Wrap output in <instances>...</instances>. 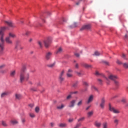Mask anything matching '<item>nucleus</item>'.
Returning <instances> with one entry per match:
<instances>
[{
	"mask_svg": "<svg viewBox=\"0 0 128 128\" xmlns=\"http://www.w3.org/2000/svg\"><path fill=\"white\" fill-rule=\"evenodd\" d=\"M76 68H80V66L78 65V64L76 63L75 65Z\"/></svg>",
	"mask_w": 128,
	"mask_h": 128,
	"instance_id": "53",
	"label": "nucleus"
},
{
	"mask_svg": "<svg viewBox=\"0 0 128 128\" xmlns=\"http://www.w3.org/2000/svg\"><path fill=\"white\" fill-rule=\"evenodd\" d=\"M106 104V98H102L101 99V102L100 103V108L104 110V104Z\"/></svg>",
	"mask_w": 128,
	"mask_h": 128,
	"instance_id": "7",
	"label": "nucleus"
},
{
	"mask_svg": "<svg viewBox=\"0 0 128 128\" xmlns=\"http://www.w3.org/2000/svg\"><path fill=\"white\" fill-rule=\"evenodd\" d=\"M76 26H78V23L74 22L71 26H70V28H76Z\"/></svg>",
	"mask_w": 128,
	"mask_h": 128,
	"instance_id": "31",
	"label": "nucleus"
},
{
	"mask_svg": "<svg viewBox=\"0 0 128 128\" xmlns=\"http://www.w3.org/2000/svg\"><path fill=\"white\" fill-rule=\"evenodd\" d=\"M66 76L68 78H72V74L70 73H67Z\"/></svg>",
	"mask_w": 128,
	"mask_h": 128,
	"instance_id": "41",
	"label": "nucleus"
},
{
	"mask_svg": "<svg viewBox=\"0 0 128 128\" xmlns=\"http://www.w3.org/2000/svg\"><path fill=\"white\" fill-rule=\"evenodd\" d=\"M123 66L124 68H128V64L127 63H124L123 64Z\"/></svg>",
	"mask_w": 128,
	"mask_h": 128,
	"instance_id": "36",
	"label": "nucleus"
},
{
	"mask_svg": "<svg viewBox=\"0 0 128 128\" xmlns=\"http://www.w3.org/2000/svg\"><path fill=\"white\" fill-rule=\"evenodd\" d=\"M122 58H126V54H122Z\"/></svg>",
	"mask_w": 128,
	"mask_h": 128,
	"instance_id": "63",
	"label": "nucleus"
},
{
	"mask_svg": "<svg viewBox=\"0 0 128 128\" xmlns=\"http://www.w3.org/2000/svg\"><path fill=\"white\" fill-rule=\"evenodd\" d=\"M82 0H80L78 1V2H77L76 3V6H78L79 4H80V2H82Z\"/></svg>",
	"mask_w": 128,
	"mask_h": 128,
	"instance_id": "60",
	"label": "nucleus"
},
{
	"mask_svg": "<svg viewBox=\"0 0 128 128\" xmlns=\"http://www.w3.org/2000/svg\"><path fill=\"white\" fill-rule=\"evenodd\" d=\"M50 44H52V38H48L44 41V44L45 48H48V46H50Z\"/></svg>",
	"mask_w": 128,
	"mask_h": 128,
	"instance_id": "4",
	"label": "nucleus"
},
{
	"mask_svg": "<svg viewBox=\"0 0 128 128\" xmlns=\"http://www.w3.org/2000/svg\"><path fill=\"white\" fill-rule=\"evenodd\" d=\"M94 126L98 128H100L102 126V123L100 122H98V121H96L94 123Z\"/></svg>",
	"mask_w": 128,
	"mask_h": 128,
	"instance_id": "16",
	"label": "nucleus"
},
{
	"mask_svg": "<svg viewBox=\"0 0 128 128\" xmlns=\"http://www.w3.org/2000/svg\"><path fill=\"white\" fill-rule=\"evenodd\" d=\"M78 82L74 83L72 85L73 88H76L78 86Z\"/></svg>",
	"mask_w": 128,
	"mask_h": 128,
	"instance_id": "39",
	"label": "nucleus"
},
{
	"mask_svg": "<svg viewBox=\"0 0 128 128\" xmlns=\"http://www.w3.org/2000/svg\"><path fill=\"white\" fill-rule=\"evenodd\" d=\"M16 100H22V96L20 94H16L15 95Z\"/></svg>",
	"mask_w": 128,
	"mask_h": 128,
	"instance_id": "21",
	"label": "nucleus"
},
{
	"mask_svg": "<svg viewBox=\"0 0 128 128\" xmlns=\"http://www.w3.org/2000/svg\"><path fill=\"white\" fill-rule=\"evenodd\" d=\"M20 50H24V48L22 46H20Z\"/></svg>",
	"mask_w": 128,
	"mask_h": 128,
	"instance_id": "55",
	"label": "nucleus"
},
{
	"mask_svg": "<svg viewBox=\"0 0 128 128\" xmlns=\"http://www.w3.org/2000/svg\"><path fill=\"white\" fill-rule=\"evenodd\" d=\"M50 126H54V122L50 123Z\"/></svg>",
	"mask_w": 128,
	"mask_h": 128,
	"instance_id": "64",
	"label": "nucleus"
},
{
	"mask_svg": "<svg viewBox=\"0 0 128 128\" xmlns=\"http://www.w3.org/2000/svg\"><path fill=\"white\" fill-rule=\"evenodd\" d=\"M69 122H74V118H70L68 120Z\"/></svg>",
	"mask_w": 128,
	"mask_h": 128,
	"instance_id": "59",
	"label": "nucleus"
},
{
	"mask_svg": "<svg viewBox=\"0 0 128 128\" xmlns=\"http://www.w3.org/2000/svg\"><path fill=\"white\" fill-rule=\"evenodd\" d=\"M65 106H66V105H64L63 104H60L56 106V108L58 110H64Z\"/></svg>",
	"mask_w": 128,
	"mask_h": 128,
	"instance_id": "9",
	"label": "nucleus"
},
{
	"mask_svg": "<svg viewBox=\"0 0 128 128\" xmlns=\"http://www.w3.org/2000/svg\"><path fill=\"white\" fill-rule=\"evenodd\" d=\"M113 120L116 126H118V122H120V120H118V118L116 116H114L113 117Z\"/></svg>",
	"mask_w": 128,
	"mask_h": 128,
	"instance_id": "12",
	"label": "nucleus"
},
{
	"mask_svg": "<svg viewBox=\"0 0 128 128\" xmlns=\"http://www.w3.org/2000/svg\"><path fill=\"white\" fill-rule=\"evenodd\" d=\"M109 110L110 112H112L114 114H120V110L114 108L110 104H109Z\"/></svg>",
	"mask_w": 128,
	"mask_h": 128,
	"instance_id": "5",
	"label": "nucleus"
},
{
	"mask_svg": "<svg viewBox=\"0 0 128 128\" xmlns=\"http://www.w3.org/2000/svg\"><path fill=\"white\" fill-rule=\"evenodd\" d=\"M35 112H40V107L37 106L35 108Z\"/></svg>",
	"mask_w": 128,
	"mask_h": 128,
	"instance_id": "38",
	"label": "nucleus"
},
{
	"mask_svg": "<svg viewBox=\"0 0 128 128\" xmlns=\"http://www.w3.org/2000/svg\"><path fill=\"white\" fill-rule=\"evenodd\" d=\"M0 72V74H6V70H2Z\"/></svg>",
	"mask_w": 128,
	"mask_h": 128,
	"instance_id": "51",
	"label": "nucleus"
},
{
	"mask_svg": "<svg viewBox=\"0 0 128 128\" xmlns=\"http://www.w3.org/2000/svg\"><path fill=\"white\" fill-rule=\"evenodd\" d=\"M86 30V27L84 26H82V28L80 29V32H82V30Z\"/></svg>",
	"mask_w": 128,
	"mask_h": 128,
	"instance_id": "46",
	"label": "nucleus"
},
{
	"mask_svg": "<svg viewBox=\"0 0 128 128\" xmlns=\"http://www.w3.org/2000/svg\"><path fill=\"white\" fill-rule=\"evenodd\" d=\"M78 91H76V92H70V94H78Z\"/></svg>",
	"mask_w": 128,
	"mask_h": 128,
	"instance_id": "52",
	"label": "nucleus"
},
{
	"mask_svg": "<svg viewBox=\"0 0 128 128\" xmlns=\"http://www.w3.org/2000/svg\"><path fill=\"white\" fill-rule=\"evenodd\" d=\"M28 34H30V32L28 31L26 32L25 33V36H28Z\"/></svg>",
	"mask_w": 128,
	"mask_h": 128,
	"instance_id": "57",
	"label": "nucleus"
},
{
	"mask_svg": "<svg viewBox=\"0 0 128 128\" xmlns=\"http://www.w3.org/2000/svg\"><path fill=\"white\" fill-rule=\"evenodd\" d=\"M81 126H82V124L78 123V124H76V125L75 126L74 128H80Z\"/></svg>",
	"mask_w": 128,
	"mask_h": 128,
	"instance_id": "34",
	"label": "nucleus"
},
{
	"mask_svg": "<svg viewBox=\"0 0 128 128\" xmlns=\"http://www.w3.org/2000/svg\"><path fill=\"white\" fill-rule=\"evenodd\" d=\"M98 82L100 84H102V83L104 82V81L100 78H98Z\"/></svg>",
	"mask_w": 128,
	"mask_h": 128,
	"instance_id": "35",
	"label": "nucleus"
},
{
	"mask_svg": "<svg viewBox=\"0 0 128 128\" xmlns=\"http://www.w3.org/2000/svg\"><path fill=\"white\" fill-rule=\"evenodd\" d=\"M92 90H95V92H98V88L96 87V86H92Z\"/></svg>",
	"mask_w": 128,
	"mask_h": 128,
	"instance_id": "24",
	"label": "nucleus"
},
{
	"mask_svg": "<svg viewBox=\"0 0 128 128\" xmlns=\"http://www.w3.org/2000/svg\"><path fill=\"white\" fill-rule=\"evenodd\" d=\"M38 44L40 46V48H42V42L38 41Z\"/></svg>",
	"mask_w": 128,
	"mask_h": 128,
	"instance_id": "43",
	"label": "nucleus"
},
{
	"mask_svg": "<svg viewBox=\"0 0 128 128\" xmlns=\"http://www.w3.org/2000/svg\"><path fill=\"white\" fill-rule=\"evenodd\" d=\"M92 100H94V96L91 95L89 96L88 100L87 101V104H90V102H92Z\"/></svg>",
	"mask_w": 128,
	"mask_h": 128,
	"instance_id": "14",
	"label": "nucleus"
},
{
	"mask_svg": "<svg viewBox=\"0 0 128 128\" xmlns=\"http://www.w3.org/2000/svg\"><path fill=\"white\" fill-rule=\"evenodd\" d=\"M82 66H84V68H92V66L86 63H84L82 64Z\"/></svg>",
	"mask_w": 128,
	"mask_h": 128,
	"instance_id": "19",
	"label": "nucleus"
},
{
	"mask_svg": "<svg viewBox=\"0 0 128 128\" xmlns=\"http://www.w3.org/2000/svg\"><path fill=\"white\" fill-rule=\"evenodd\" d=\"M104 64H106V66H110V62H108L104 61Z\"/></svg>",
	"mask_w": 128,
	"mask_h": 128,
	"instance_id": "45",
	"label": "nucleus"
},
{
	"mask_svg": "<svg viewBox=\"0 0 128 128\" xmlns=\"http://www.w3.org/2000/svg\"><path fill=\"white\" fill-rule=\"evenodd\" d=\"M102 128H108V122H105L102 124Z\"/></svg>",
	"mask_w": 128,
	"mask_h": 128,
	"instance_id": "33",
	"label": "nucleus"
},
{
	"mask_svg": "<svg viewBox=\"0 0 128 128\" xmlns=\"http://www.w3.org/2000/svg\"><path fill=\"white\" fill-rule=\"evenodd\" d=\"M84 117H82L78 120V122H83V120H84Z\"/></svg>",
	"mask_w": 128,
	"mask_h": 128,
	"instance_id": "40",
	"label": "nucleus"
},
{
	"mask_svg": "<svg viewBox=\"0 0 128 128\" xmlns=\"http://www.w3.org/2000/svg\"><path fill=\"white\" fill-rule=\"evenodd\" d=\"M26 66H23L21 70V72L20 74V82L22 84L24 82V80H28L30 78V74L28 72L26 73Z\"/></svg>",
	"mask_w": 128,
	"mask_h": 128,
	"instance_id": "2",
	"label": "nucleus"
},
{
	"mask_svg": "<svg viewBox=\"0 0 128 128\" xmlns=\"http://www.w3.org/2000/svg\"><path fill=\"white\" fill-rule=\"evenodd\" d=\"M108 78H109V80H113L116 86H118V84H119L118 82L116 80H118V76L114 75V74H110L108 76Z\"/></svg>",
	"mask_w": 128,
	"mask_h": 128,
	"instance_id": "3",
	"label": "nucleus"
},
{
	"mask_svg": "<svg viewBox=\"0 0 128 128\" xmlns=\"http://www.w3.org/2000/svg\"><path fill=\"white\" fill-rule=\"evenodd\" d=\"M96 76H103V78H105L106 80H107L106 83L108 84V78H106V76L104 74H100L98 72L96 71V73H95Z\"/></svg>",
	"mask_w": 128,
	"mask_h": 128,
	"instance_id": "10",
	"label": "nucleus"
},
{
	"mask_svg": "<svg viewBox=\"0 0 128 128\" xmlns=\"http://www.w3.org/2000/svg\"><path fill=\"white\" fill-rule=\"evenodd\" d=\"M55 66H56V62H54L52 64H49L47 65V66H48V68H54V67Z\"/></svg>",
	"mask_w": 128,
	"mask_h": 128,
	"instance_id": "27",
	"label": "nucleus"
},
{
	"mask_svg": "<svg viewBox=\"0 0 128 128\" xmlns=\"http://www.w3.org/2000/svg\"><path fill=\"white\" fill-rule=\"evenodd\" d=\"M87 114H88V118H90V116H92L94 114V111H90L88 112Z\"/></svg>",
	"mask_w": 128,
	"mask_h": 128,
	"instance_id": "25",
	"label": "nucleus"
},
{
	"mask_svg": "<svg viewBox=\"0 0 128 128\" xmlns=\"http://www.w3.org/2000/svg\"><path fill=\"white\" fill-rule=\"evenodd\" d=\"M102 52H98V51H96L94 53V56H101Z\"/></svg>",
	"mask_w": 128,
	"mask_h": 128,
	"instance_id": "23",
	"label": "nucleus"
},
{
	"mask_svg": "<svg viewBox=\"0 0 128 128\" xmlns=\"http://www.w3.org/2000/svg\"><path fill=\"white\" fill-rule=\"evenodd\" d=\"M83 84L86 86H88V82H84Z\"/></svg>",
	"mask_w": 128,
	"mask_h": 128,
	"instance_id": "47",
	"label": "nucleus"
},
{
	"mask_svg": "<svg viewBox=\"0 0 128 128\" xmlns=\"http://www.w3.org/2000/svg\"><path fill=\"white\" fill-rule=\"evenodd\" d=\"M75 56L76 58H80V54L78 53H76Z\"/></svg>",
	"mask_w": 128,
	"mask_h": 128,
	"instance_id": "56",
	"label": "nucleus"
},
{
	"mask_svg": "<svg viewBox=\"0 0 128 128\" xmlns=\"http://www.w3.org/2000/svg\"><path fill=\"white\" fill-rule=\"evenodd\" d=\"M5 40L6 44H12V40H10V37H6Z\"/></svg>",
	"mask_w": 128,
	"mask_h": 128,
	"instance_id": "11",
	"label": "nucleus"
},
{
	"mask_svg": "<svg viewBox=\"0 0 128 128\" xmlns=\"http://www.w3.org/2000/svg\"><path fill=\"white\" fill-rule=\"evenodd\" d=\"M59 126L60 128H66V124H60Z\"/></svg>",
	"mask_w": 128,
	"mask_h": 128,
	"instance_id": "32",
	"label": "nucleus"
},
{
	"mask_svg": "<svg viewBox=\"0 0 128 128\" xmlns=\"http://www.w3.org/2000/svg\"><path fill=\"white\" fill-rule=\"evenodd\" d=\"M8 96L7 92H4L1 94V98H4V96Z\"/></svg>",
	"mask_w": 128,
	"mask_h": 128,
	"instance_id": "30",
	"label": "nucleus"
},
{
	"mask_svg": "<svg viewBox=\"0 0 128 128\" xmlns=\"http://www.w3.org/2000/svg\"><path fill=\"white\" fill-rule=\"evenodd\" d=\"M30 118H35L36 117V115H34L32 113H30Z\"/></svg>",
	"mask_w": 128,
	"mask_h": 128,
	"instance_id": "44",
	"label": "nucleus"
},
{
	"mask_svg": "<svg viewBox=\"0 0 128 128\" xmlns=\"http://www.w3.org/2000/svg\"><path fill=\"white\" fill-rule=\"evenodd\" d=\"M124 38H126V40H128V32H127V33L126 34Z\"/></svg>",
	"mask_w": 128,
	"mask_h": 128,
	"instance_id": "50",
	"label": "nucleus"
},
{
	"mask_svg": "<svg viewBox=\"0 0 128 128\" xmlns=\"http://www.w3.org/2000/svg\"><path fill=\"white\" fill-rule=\"evenodd\" d=\"M77 76H82L84 74H82V73L80 72H76Z\"/></svg>",
	"mask_w": 128,
	"mask_h": 128,
	"instance_id": "37",
	"label": "nucleus"
},
{
	"mask_svg": "<svg viewBox=\"0 0 128 128\" xmlns=\"http://www.w3.org/2000/svg\"><path fill=\"white\" fill-rule=\"evenodd\" d=\"M30 90H32V92H36V88H30Z\"/></svg>",
	"mask_w": 128,
	"mask_h": 128,
	"instance_id": "49",
	"label": "nucleus"
},
{
	"mask_svg": "<svg viewBox=\"0 0 128 128\" xmlns=\"http://www.w3.org/2000/svg\"><path fill=\"white\" fill-rule=\"evenodd\" d=\"M64 70H62L59 76V79L60 82H64Z\"/></svg>",
	"mask_w": 128,
	"mask_h": 128,
	"instance_id": "8",
	"label": "nucleus"
},
{
	"mask_svg": "<svg viewBox=\"0 0 128 128\" xmlns=\"http://www.w3.org/2000/svg\"><path fill=\"white\" fill-rule=\"evenodd\" d=\"M85 26V30H90L92 26L90 24H87V25H84Z\"/></svg>",
	"mask_w": 128,
	"mask_h": 128,
	"instance_id": "26",
	"label": "nucleus"
},
{
	"mask_svg": "<svg viewBox=\"0 0 128 128\" xmlns=\"http://www.w3.org/2000/svg\"><path fill=\"white\" fill-rule=\"evenodd\" d=\"M2 124L3 126L6 127L8 126V124H6V122L4 120H2Z\"/></svg>",
	"mask_w": 128,
	"mask_h": 128,
	"instance_id": "22",
	"label": "nucleus"
},
{
	"mask_svg": "<svg viewBox=\"0 0 128 128\" xmlns=\"http://www.w3.org/2000/svg\"><path fill=\"white\" fill-rule=\"evenodd\" d=\"M82 102H83L82 100H79V102L77 104L78 106H80L82 104Z\"/></svg>",
	"mask_w": 128,
	"mask_h": 128,
	"instance_id": "28",
	"label": "nucleus"
},
{
	"mask_svg": "<svg viewBox=\"0 0 128 128\" xmlns=\"http://www.w3.org/2000/svg\"><path fill=\"white\" fill-rule=\"evenodd\" d=\"M116 64H122V62L120 61V60H116Z\"/></svg>",
	"mask_w": 128,
	"mask_h": 128,
	"instance_id": "54",
	"label": "nucleus"
},
{
	"mask_svg": "<svg viewBox=\"0 0 128 128\" xmlns=\"http://www.w3.org/2000/svg\"><path fill=\"white\" fill-rule=\"evenodd\" d=\"M64 52V50H62V47H60L58 48L57 51L56 52V54H62Z\"/></svg>",
	"mask_w": 128,
	"mask_h": 128,
	"instance_id": "18",
	"label": "nucleus"
},
{
	"mask_svg": "<svg viewBox=\"0 0 128 128\" xmlns=\"http://www.w3.org/2000/svg\"><path fill=\"white\" fill-rule=\"evenodd\" d=\"M8 36V37L10 38H16V36L12 32H10Z\"/></svg>",
	"mask_w": 128,
	"mask_h": 128,
	"instance_id": "20",
	"label": "nucleus"
},
{
	"mask_svg": "<svg viewBox=\"0 0 128 128\" xmlns=\"http://www.w3.org/2000/svg\"><path fill=\"white\" fill-rule=\"evenodd\" d=\"M126 100L125 98H123L122 100V102H126Z\"/></svg>",
	"mask_w": 128,
	"mask_h": 128,
	"instance_id": "61",
	"label": "nucleus"
},
{
	"mask_svg": "<svg viewBox=\"0 0 128 128\" xmlns=\"http://www.w3.org/2000/svg\"><path fill=\"white\" fill-rule=\"evenodd\" d=\"M72 98V94L70 93V94L66 97V100H70Z\"/></svg>",
	"mask_w": 128,
	"mask_h": 128,
	"instance_id": "48",
	"label": "nucleus"
},
{
	"mask_svg": "<svg viewBox=\"0 0 128 128\" xmlns=\"http://www.w3.org/2000/svg\"><path fill=\"white\" fill-rule=\"evenodd\" d=\"M22 124H24V122H26V119L22 118Z\"/></svg>",
	"mask_w": 128,
	"mask_h": 128,
	"instance_id": "58",
	"label": "nucleus"
},
{
	"mask_svg": "<svg viewBox=\"0 0 128 128\" xmlns=\"http://www.w3.org/2000/svg\"><path fill=\"white\" fill-rule=\"evenodd\" d=\"M16 70H12L10 72V76L12 78H14V76H16Z\"/></svg>",
	"mask_w": 128,
	"mask_h": 128,
	"instance_id": "17",
	"label": "nucleus"
},
{
	"mask_svg": "<svg viewBox=\"0 0 128 128\" xmlns=\"http://www.w3.org/2000/svg\"><path fill=\"white\" fill-rule=\"evenodd\" d=\"M6 67V64H2L0 66V70H2Z\"/></svg>",
	"mask_w": 128,
	"mask_h": 128,
	"instance_id": "42",
	"label": "nucleus"
},
{
	"mask_svg": "<svg viewBox=\"0 0 128 128\" xmlns=\"http://www.w3.org/2000/svg\"><path fill=\"white\" fill-rule=\"evenodd\" d=\"M70 72H72V70L71 69H69L68 70V74H70Z\"/></svg>",
	"mask_w": 128,
	"mask_h": 128,
	"instance_id": "62",
	"label": "nucleus"
},
{
	"mask_svg": "<svg viewBox=\"0 0 128 128\" xmlns=\"http://www.w3.org/2000/svg\"><path fill=\"white\" fill-rule=\"evenodd\" d=\"M76 100H72V101H71L70 102V104L68 106L69 108H74V104H76Z\"/></svg>",
	"mask_w": 128,
	"mask_h": 128,
	"instance_id": "15",
	"label": "nucleus"
},
{
	"mask_svg": "<svg viewBox=\"0 0 128 128\" xmlns=\"http://www.w3.org/2000/svg\"><path fill=\"white\" fill-rule=\"evenodd\" d=\"M5 22L10 28H16V24L12 21H6Z\"/></svg>",
	"mask_w": 128,
	"mask_h": 128,
	"instance_id": "6",
	"label": "nucleus"
},
{
	"mask_svg": "<svg viewBox=\"0 0 128 128\" xmlns=\"http://www.w3.org/2000/svg\"><path fill=\"white\" fill-rule=\"evenodd\" d=\"M52 53L51 52H48L46 54V58L47 60H48L50 58V56H52Z\"/></svg>",
	"mask_w": 128,
	"mask_h": 128,
	"instance_id": "13",
	"label": "nucleus"
},
{
	"mask_svg": "<svg viewBox=\"0 0 128 128\" xmlns=\"http://www.w3.org/2000/svg\"><path fill=\"white\" fill-rule=\"evenodd\" d=\"M6 30H8V28L6 26L2 27L0 30V40L1 42H0V54H2L4 52V32Z\"/></svg>",
	"mask_w": 128,
	"mask_h": 128,
	"instance_id": "1",
	"label": "nucleus"
},
{
	"mask_svg": "<svg viewBox=\"0 0 128 128\" xmlns=\"http://www.w3.org/2000/svg\"><path fill=\"white\" fill-rule=\"evenodd\" d=\"M10 122L12 124H18V122L16 120H12L10 121Z\"/></svg>",
	"mask_w": 128,
	"mask_h": 128,
	"instance_id": "29",
	"label": "nucleus"
}]
</instances>
